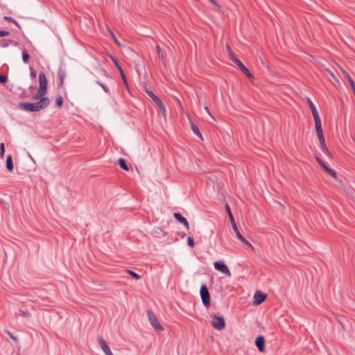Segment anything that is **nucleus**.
<instances>
[{
	"instance_id": "obj_7",
	"label": "nucleus",
	"mask_w": 355,
	"mask_h": 355,
	"mask_svg": "<svg viewBox=\"0 0 355 355\" xmlns=\"http://www.w3.org/2000/svg\"><path fill=\"white\" fill-rule=\"evenodd\" d=\"M200 295L202 304L205 307L210 306V294L208 288L205 284H202L200 287Z\"/></svg>"
},
{
	"instance_id": "obj_42",
	"label": "nucleus",
	"mask_w": 355,
	"mask_h": 355,
	"mask_svg": "<svg viewBox=\"0 0 355 355\" xmlns=\"http://www.w3.org/2000/svg\"><path fill=\"white\" fill-rule=\"evenodd\" d=\"M205 110L209 113V115H211V113H210V112H209V110L208 107H207V106H206V107H205Z\"/></svg>"
},
{
	"instance_id": "obj_17",
	"label": "nucleus",
	"mask_w": 355,
	"mask_h": 355,
	"mask_svg": "<svg viewBox=\"0 0 355 355\" xmlns=\"http://www.w3.org/2000/svg\"><path fill=\"white\" fill-rule=\"evenodd\" d=\"M10 44L17 46L18 45V42L15 40L8 39L0 40V47L6 48Z\"/></svg>"
},
{
	"instance_id": "obj_4",
	"label": "nucleus",
	"mask_w": 355,
	"mask_h": 355,
	"mask_svg": "<svg viewBox=\"0 0 355 355\" xmlns=\"http://www.w3.org/2000/svg\"><path fill=\"white\" fill-rule=\"evenodd\" d=\"M145 91L147 93V94L149 96V97L151 98V99L153 101V102L157 105L159 110L162 112V114H165L166 113V108L164 105V103L161 101V99L157 96L152 90L150 89H148L146 86H145Z\"/></svg>"
},
{
	"instance_id": "obj_32",
	"label": "nucleus",
	"mask_w": 355,
	"mask_h": 355,
	"mask_svg": "<svg viewBox=\"0 0 355 355\" xmlns=\"http://www.w3.org/2000/svg\"><path fill=\"white\" fill-rule=\"evenodd\" d=\"M21 313V316L24 318H29L31 316V313L28 311H19Z\"/></svg>"
},
{
	"instance_id": "obj_19",
	"label": "nucleus",
	"mask_w": 355,
	"mask_h": 355,
	"mask_svg": "<svg viewBox=\"0 0 355 355\" xmlns=\"http://www.w3.org/2000/svg\"><path fill=\"white\" fill-rule=\"evenodd\" d=\"M156 51H157V53L159 58L161 60L163 64H165V63H166V58H165L166 53L163 50L161 49V48L159 45L156 46Z\"/></svg>"
},
{
	"instance_id": "obj_13",
	"label": "nucleus",
	"mask_w": 355,
	"mask_h": 355,
	"mask_svg": "<svg viewBox=\"0 0 355 355\" xmlns=\"http://www.w3.org/2000/svg\"><path fill=\"white\" fill-rule=\"evenodd\" d=\"M98 343L106 355H113L106 341L102 338H98Z\"/></svg>"
},
{
	"instance_id": "obj_16",
	"label": "nucleus",
	"mask_w": 355,
	"mask_h": 355,
	"mask_svg": "<svg viewBox=\"0 0 355 355\" xmlns=\"http://www.w3.org/2000/svg\"><path fill=\"white\" fill-rule=\"evenodd\" d=\"M318 140H319V143H320V147L322 150V151L325 154L327 155V156H331V153L330 151L328 150L326 144H325V139H324V137H318Z\"/></svg>"
},
{
	"instance_id": "obj_24",
	"label": "nucleus",
	"mask_w": 355,
	"mask_h": 355,
	"mask_svg": "<svg viewBox=\"0 0 355 355\" xmlns=\"http://www.w3.org/2000/svg\"><path fill=\"white\" fill-rule=\"evenodd\" d=\"M118 162H119V165L120 166V167L121 168H123V170L127 171H129V167L126 163V161L123 158H120L119 159Z\"/></svg>"
},
{
	"instance_id": "obj_9",
	"label": "nucleus",
	"mask_w": 355,
	"mask_h": 355,
	"mask_svg": "<svg viewBox=\"0 0 355 355\" xmlns=\"http://www.w3.org/2000/svg\"><path fill=\"white\" fill-rule=\"evenodd\" d=\"M216 270L224 273L228 277L231 276V272L227 265L223 261H216L214 263Z\"/></svg>"
},
{
	"instance_id": "obj_5",
	"label": "nucleus",
	"mask_w": 355,
	"mask_h": 355,
	"mask_svg": "<svg viewBox=\"0 0 355 355\" xmlns=\"http://www.w3.org/2000/svg\"><path fill=\"white\" fill-rule=\"evenodd\" d=\"M146 313H147V315H148V320H149V321L150 322V324L153 327L155 330H156V331H163L164 328L160 324V323L159 322V321H158L155 314L154 313V312L152 310H150V309H148Z\"/></svg>"
},
{
	"instance_id": "obj_33",
	"label": "nucleus",
	"mask_w": 355,
	"mask_h": 355,
	"mask_svg": "<svg viewBox=\"0 0 355 355\" xmlns=\"http://www.w3.org/2000/svg\"><path fill=\"white\" fill-rule=\"evenodd\" d=\"M109 33H110V35L112 36V37L113 38V40H114L115 43L117 44L119 46H121V44L116 38V36L114 35L113 32L112 31L109 30Z\"/></svg>"
},
{
	"instance_id": "obj_15",
	"label": "nucleus",
	"mask_w": 355,
	"mask_h": 355,
	"mask_svg": "<svg viewBox=\"0 0 355 355\" xmlns=\"http://www.w3.org/2000/svg\"><path fill=\"white\" fill-rule=\"evenodd\" d=\"M173 217L180 223H182L187 230L189 229V224L187 221V220L182 216L180 213H174Z\"/></svg>"
},
{
	"instance_id": "obj_35",
	"label": "nucleus",
	"mask_w": 355,
	"mask_h": 355,
	"mask_svg": "<svg viewBox=\"0 0 355 355\" xmlns=\"http://www.w3.org/2000/svg\"><path fill=\"white\" fill-rule=\"evenodd\" d=\"M228 216L230 218L232 226H235V225H236V222H235V220H234L232 213L230 214V215H228Z\"/></svg>"
},
{
	"instance_id": "obj_22",
	"label": "nucleus",
	"mask_w": 355,
	"mask_h": 355,
	"mask_svg": "<svg viewBox=\"0 0 355 355\" xmlns=\"http://www.w3.org/2000/svg\"><path fill=\"white\" fill-rule=\"evenodd\" d=\"M190 125H191V128L192 131L193 132V133L196 134L200 139H201L202 140L203 139L202 135L198 125H196L192 121H190Z\"/></svg>"
},
{
	"instance_id": "obj_25",
	"label": "nucleus",
	"mask_w": 355,
	"mask_h": 355,
	"mask_svg": "<svg viewBox=\"0 0 355 355\" xmlns=\"http://www.w3.org/2000/svg\"><path fill=\"white\" fill-rule=\"evenodd\" d=\"M22 60L24 63H28L30 61V55L25 49L22 51Z\"/></svg>"
},
{
	"instance_id": "obj_2",
	"label": "nucleus",
	"mask_w": 355,
	"mask_h": 355,
	"mask_svg": "<svg viewBox=\"0 0 355 355\" xmlns=\"http://www.w3.org/2000/svg\"><path fill=\"white\" fill-rule=\"evenodd\" d=\"M226 49L228 53V55L230 56V58L231 60L236 64L238 67L240 69V70L250 79L252 80L254 79V76L251 73L250 70L243 64V62L238 59L234 52L232 51L231 47L230 45H226Z\"/></svg>"
},
{
	"instance_id": "obj_14",
	"label": "nucleus",
	"mask_w": 355,
	"mask_h": 355,
	"mask_svg": "<svg viewBox=\"0 0 355 355\" xmlns=\"http://www.w3.org/2000/svg\"><path fill=\"white\" fill-rule=\"evenodd\" d=\"M232 228H233V230H234V232H235L238 239H239L245 245H248L249 247H252V244L248 240H246L242 236V234L240 233V231L239 230L236 225H235V226H232Z\"/></svg>"
},
{
	"instance_id": "obj_21",
	"label": "nucleus",
	"mask_w": 355,
	"mask_h": 355,
	"mask_svg": "<svg viewBox=\"0 0 355 355\" xmlns=\"http://www.w3.org/2000/svg\"><path fill=\"white\" fill-rule=\"evenodd\" d=\"M6 169L9 172H12L13 171V169H14V164H13V162H12V156L10 155H8L7 156L6 161Z\"/></svg>"
},
{
	"instance_id": "obj_18",
	"label": "nucleus",
	"mask_w": 355,
	"mask_h": 355,
	"mask_svg": "<svg viewBox=\"0 0 355 355\" xmlns=\"http://www.w3.org/2000/svg\"><path fill=\"white\" fill-rule=\"evenodd\" d=\"M307 103L313 114V119H316L317 117L319 118V114L312 101L310 98H307Z\"/></svg>"
},
{
	"instance_id": "obj_43",
	"label": "nucleus",
	"mask_w": 355,
	"mask_h": 355,
	"mask_svg": "<svg viewBox=\"0 0 355 355\" xmlns=\"http://www.w3.org/2000/svg\"><path fill=\"white\" fill-rule=\"evenodd\" d=\"M15 25H16L17 27L19 28V25L18 24V22L16 21V23H13Z\"/></svg>"
},
{
	"instance_id": "obj_36",
	"label": "nucleus",
	"mask_w": 355,
	"mask_h": 355,
	"mask_svg": "<svg viewBox=\"0 0 355 355\" xmlns=\"http://www.w3.org/2000/svg\"><path fill=\"white\" fill-rule=\"evenodd\" d=\"M10 35V32L8 31H0V37H6Z\"/></svg>"
},
{
	"instance_id": "obj_41",
	"label": "nucleus",
	"mask_w": 355,
	"mask_h": 355,
	"mask_svg": "<svg viewBox=\"0 0 355 355\" xmlns=\"http://www.w3.org/2000/svg\"><path fill=\"white\" fill-rule=\"evenodd\" d=\"M209 2L220 8V5L217 3L216 0H208Z\"/></svg>"
},
{
	"instance_id": "obj_11",
	"label": "nucleus",
	"mask_w": 355,
	"mask_h": 355,
	"mask_svg": "<svg viewBox=\"0 0 355 355\" xmlns=\"http://www.w3.org/2000/svg\"><path fill=\"white\" fill-rule=\"evenodd\" d=\"M255 345L260 352L266 351L265 338L263 336H259L255 340Z\"/></svg>"
},
{
	"instance_id": "obj_40",
	"label": "nucleus",
	"mask_w": 355,
	"mask_h": 355,
	"mask_svg": "<svg viewBox=\"0 0 355 355\" xmlns=\"http://www.w3.org/2000/svg\"><path fill=\"white\" fill-rule=\"evenodd\" d=\"M36 75H37V73L35 70H31V76L33 78H35L36 77Z\"/></svg>"
},
{
	"instance_id": "obj_31",
	"label": "nucleus",
	"mask_w": 355,
	"mask_h": 355,
	"mask_svg": "<svg viewBox=\"0 0 355 355\" xmlns=\"http://www.w3.org/2000/svg\"><path fill=\"white\" fill-rule=\"evenodd\" d=\"M187 242H188L189 246H190L191 248H193L194 247L195 243H194L193 239L192 237L189 236L188 239H187Z\"/></svg>"
},
{
	"instance_id": "obj_1",
	"label": "nucleus",
	"mask_w": 355,
	"mask_h": 355,
	"mask_svg": "<svg viewBox=\"0 0 355 355\" xmlns=\"http://www.w3.org/2000/svg\"><path fill=\"white\" fill-rule=\"evenodd\" d=\"M39 99L40 101L37 103H20L19 106L26 111L35 112L46 107L50 103L48 97L40 98Z\"/></svg>"
},
{
	"instance_id": "obj_3",
	"label": "nucleus",
	"mask_w": 355,
	"mask_h": 355,
	"mask_svg": "<svg viewBox=\"0 0 355 355\" xmlns=\"http://www.w3.org/2000/svg\"><path fill=\"white\" fill-rule=\"evenodd\" d=\"M48 82L45 73L40 71L39 73V88L37 93L33 96V99L37 100L40 98H44L47 92Z\"/></svg>"
},
{
	"instance_id": "obj_26",
	"label": "nucleus",
	"mask_w": 355,
	"mask_h": 355,
	"mask_svg": "<svg viewBox=\"0 0 355 355\" xmlns=\"http://www.w3.org/2000/svg\"><path fill=\"white\" fill-rule=\"evenodd\" d=\"M126 272L136 280H139L141 279V275L131 270H126Z\"/></svg>"
},
{
	"instance_id": "obj_27",
	"label": "nucleus",
	"mask_w": 355,
	"mask_h": 355,
	"mask_svg": "<svg viewBox=\"0 0 355 355\" xmlns=\"http://www.w3.org/2000/svg\"><path fill=\"white\" fill-rule=\"evenodd\" d=\"M55 104L58 107H61L63 104V98L60 95H58L55 99Z\"/></svg>"
},
{
	"instance_id": "obj_34",
	"label": "nucleus",
	"mask_w": 355,
	"mask_h": 355,
	"mask_svg": "<svg viewBox=\"0 0 355 355\" xmlns=\"http://www.w3.org/2000/svg\"><path fill=\"white\" fill-rule=\"evenodd\" d=\"M3 19L8 22L16 23V20L11 17L5 16L3 17Z\"/></svg>"
},
{
	"instance_id": "obj_28",
	"label": "nucleus",
	"mask_w": 355,
	"mask_h": 355,
	"mask_svg": "<svg viewBox=\"0 0 355 355\" xmlns=\"http://www.w3.org/2000/svg\"><path fill=\"white\" fill-rule=\"evenodd\" d=\"M7 334L9 336V337L15 342L18 343V338L17 336H14L10 331L6 330Z\"/></svg>"
},
{
	"instance_id": "obj_8",
	"label": "nucleus",
	"mask_w": 355,
	"mask_h": 355,
	"mask_svg": "<svg viewBox=\"0 0 355 355\" xmlns=\"http://www.w3.org/2000/svg\"><path fill=\"white\" fill-rule=\"evenodd\" d=\"M315 159L317 160L318 163L320 165V166L334 179H337V173L336 172L328 167L325 163L317 155L315 156Z\"/></svg>"
},
{
	"instance_id": "obj_39",
	"label": "nucleus",
	"mask_w": 355,
	"mask_h": 355,
	"mask_svg": "<svg viewBox=\"0 0 355 355\" xmlns=\"http://www.w3.org/2000/svg\"><path fill=\"white\" fill-rule=\"evenodd\" d=\"M121 76V78L123 80L124 85L128 87V80H127L125 73L122 74Z\"/></svg>"
},
{
	"instance_id": "obj_37",
	"label": "nucleus",
	"mask_w": 355,
	"mask_h": 355,
	"mask_svg": "<svg viewBox=\"0 0 355 355\" xmlns=\"http://www.w3.org/2000/svg\"><path fill=\"white\" fill-rule=\"evenodd\" d=\"M97 84H98L99 85H101L102 87V88L103 89V90L107 93V94H110V89L108 87H107L106 86H105L104 85L100 83L99 82H97Z\"/></svg>"
},
{
	"instance_id": "obj_23",
	"label": "nucleus",
	"mask_w": 355,
	"mask_h": 355,
	"mask_svg": "<svg viewBox=\"0 0 355 355\" xmlns=\"http://www.w3.org/2000/svg\"><path fill=\"white\" fill-rule=\"evenodd\" d=\"M110 58H111L113 63L114 64L115 67L117 68V70H119L120 75L121 76L122 74H124L123 70L121 66L120 65L119 62H118V60L113 56H110Z\"/></svg>"
},
{
	"instance_id": "obj_20",
	"label": "nucleus",
	"mask_w": 355,
	"mask_h": 355,
	"mask_svg": "<svg viewBox=\"0 0 355 355\" xmlns=\"http://www.w3.org/2000/svg\"><path fill=\"white\" fill-rule=\"evenodd\" d=\"M58 78H59V83H58V87H62L64 84V80L66 77L65 71L63 69H59L58 73Z\"/></svg>"
},
{
	"instance_id": "obj_29",
	"label": "nucleus",
	"mask_w": 355,
	"mask_h": 355,
	"mask_svg": "<svg viewBox=\"0 0 355 355\" xmlns=\"http://www.w3.org/2000/svg\"><path fill=\"white\" fill-rule=\"evenodd\" d=\"M8 81V76L4 74H0V83L4 84Z\"/></svg>"
},
{
	"instance_id": "obj_30",
	"label": "nucleus",
	"mask_w": 355,
	"mask_h": 355,
	"mask_svg": "<svg viewBox=\"0 0 355 355\" xmlns=\"http://www.w3.org/2000/svg\"><path fill=\"white\" fill-rule=\"evenodd\" d=\"M4 153H5V145H4V144H3V143H1V144H0V157H1V158H3V156H4Z\"/></svg>"
},
{
	"instance_id": "obj_38",
	"label": "nucleus",
	"mask_w": 355,
	"mask_h": 355,
	"mask_svg": "<svg viewBox=\"0 0 355 355\" xmlns=\"http://www.w3.org/2000/svg\"><path fill=\"white\" fill-rule=\"evenodd\" d=\"M225 211H226V212H227V214L228 215H230V214H232L231 208H230V205H229L227 203H226V204L225 205Z\"/></svg>"
},
{
	"instance_id": "obj_10",
	"label": "nucleus",
	"mask_w": 355,
	"mask_h": 355,
	"mask_svg": "<svg viewBox=\"0 0 355 355\" xmlns=\"http://www.w3.org/2000/svg\"><path fill=\"white\" fill-rule=\"evenodd\" d=\"M267 297V295L260 291H257L254 295V304L259 305L263 303Z\"/></svg>"
},
{
	"instance_id": "obj_6",
	"label": "nucleus",
	"mask_w": 355,
	"mask_h": 355,
	"mask_svg": "<svg viewBox=\"0 0 355 355\" xmlns=\"http://www.w3.org/2000/svg\"><path fill=\"white\" fill-rule=\"evenodd\" d=\"M211 317L213 319L211 324L214 329L220 331L225 327V321L223 316H218L216 314H213Z\"/></svg>"
},
{
	"instance_id": "obj_12",
	"label": "nucleus",
	"mask_w": 355,
	"mask_h": 355,
	"mask_svg": "<svg viewBox=\"0 0 355 355\" xmlns=\"http://www.w3.org/2000/svg\"><path fill=\"white\" fill-rule=\"evenodd\" d=\"M314 122L318 138L324 137L320 118L314 119Z\"/></svg>"
}]
</instances>
